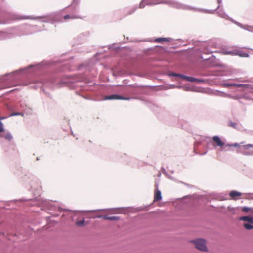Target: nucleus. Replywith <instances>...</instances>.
<instances>
[{"label": "nucleus", "mask_w": 253, "mask_h": 253, "mask_svg": "<svg viewBox=\"0 0 253 253\" xmlns=\"http://www.w3.org/2000/svg\"><path fill=\"white\" fill-rule=\"evenodd\" d=\"M190 242L193 243L195 247L200 251H207L208 250L206 245V241L204 239L198 238L196 240L190 241Z\"/></svg>", "instance_id": "1"}, {"label": "nucleus", "mask_w": 253, "mask_h": 253, "mask_svg": "<svg viewBox=\"0 0 253 253\" xmlns=\"http://www.w3.org/2000/svg\"><path fill=\"white\" fill-rule=\"evenodd\" d=\"M250 148H253V144H247L239 147L238 152L244 155H253V151L250 150Z\"/></svg>", "instance_id": "2"}, {"label": "nucleus", "mask_w": 253, "mask_h": 253, "mask_svg": "<svg viewBox=\"0 0 253 253\" xmlns=\"http://www.w3.org/2000/svg\"><path fill=\"white\" fill-rule=\"evenodd\" d=\"M130 97H124L121 95L118 94H112L110 95L105 96L104 98V100H130Z\"/></svg>", "instance_id": "3"}, {"label": "nucleus", "mask_w": 253, "mask_h": 253, "mask_svg": "<svg viewBox=\"0 0 253 253\" xmlns=\"http://www.w3.org/2000/svg\"><path fill=\"white\" fill-rule=\"evenodd\" d=\"M98 218H102L105 220H108L110 221H115L120 219L119 216H109L107 215H99L96 216Z\"/></svg>", "instance_id": "4"}, {"label": "nucleus", "mask_w": 253, "mask_h": 253, "mask_svg": "<svg viewBox=\"0 0 253 253\" xmlns=\"http://www.w3.org/2000/svg\"><path fill=\"white\" fill-rule=\"evenodd\" d=\"M184 80L190 82L204 83V80L202 79H197L191 76H187L184 77Z\"/></svg>", "instance_id": "5"}, {"label": "nucleus", "mask_w": 253, "mask_h": 253, "mask_svg": "<svg viewBox=\"0 0 253 253\" xmlns=\"http://www.w3.org/2000/svg\"><path fill=\"white\" fill-rule=\"evenodd\" d=\"M235 55L239 56L241 57H249V54L248 53L244 52L243 51L240 49H235Z\"/></svg>", "instance_id": "6"}, {"label": "nucleus", "mask_w": 253, "mask_h": 253, "mask_svg": "<svg viewBox=\"0 0 253 253\" xmlns=\"http://www.w3.org/2000/svg\"><path fill=\"white\" fill-rule=\"evenodd\" d=\"M213 140L216 143L217 146L222 147L224 144V143L221 141L218 136H213Z\"/></svg>", "instance_id": "7"}, {"label": "nucleus", "mask_w": 253, "mask_h": 253, "mask_svg": "<svg viewBox=\"0 0 253 253\" xmlns=\"http://www.w3.org/2000/svg\"><path fill=\"white\" fill-rule=\"evenodd\" d=\"M239 219L240 220L245 221H248L251 224H253V217L250 216H242L240 217Z\"/></svg>", "instance_id": "8"}, {"label": "nucleus", "mask_w": 253, "mask_h": 253, "mask_svg": "<svg viewBox=\"0 0 253 253\" xmlns=\"http://www.w3.org/2000/svg\"><path fill=\"white\" fill-rule=\"evenodd\" d=\"M216 95H217L218 96H222V97H227L231 98H232V99H237L238 98L237 96H231L230 94H226L225 93L221 92H220V91H217L216 92Z\"/></svg>", "instance_id": "9"}, {"label": "nucleus", "mask_w": 253, "mask_h": 253, "mask_svg": "<svg viewBox=\"0 0 253 253\" xmlns=\"http://www.w3.org/2000/svg\"><path fill=\"white\" fill-rule=\"evenodd\" d=\"M162 197L161 195V192L160 190L157 189L154 195V201H158L162 199Z\"/></svg>", "instance_id": "10"}, {"label": "nucleus", "mask_w": 253, "mask_h": 253, "mask_svg": "<svg viewBox=\"0 0 253 253\" xmlns=\"http://www.w3.org/2000/svg\"><path fill=\"white\" fill-rule=\"evenodd\" d=\"M171 38H157L154 40L156 42H170Z\"/></svg>", "instance_id": "11"}, {"label": "nucleus", "mask_w": 253, "mask_h": 253, "mask_svg": "<svg viewBox=\"0 0 253 253\" xmlns=\"http://www.w3.org/2000/svg\"><path fill=\"white\" fill-rule=\"evenodd\" d=\"M220 5H219L216 9L217 11V12H218L219 15L221 17L226 18L227 16V15L224 11H223V10L221 9L220 8Z\"/></svg>", "instance_id": "12"}, {"label": "nucleus", "mask_w": 253, "mask_h": 253, "mask_svg": "<svg viewBox=\"0 0 253 253\" xmlns=\"http://www.w3.org/2000/svg\"><path fill=\"white\" fill-rule=\"evenodd\" d=\"M64 18L65 20H67L69 19H76V18H82L81 17L77 15H74V14H72V15H69V14H67L66 15H65L64 16Z\"/></svg>", "instance_id": "13"}, {"label": "nucleus", "mask_w": 253, "mask_h": 253, "mask_svg": "<svg viewBox=\"0 0 253 253\" xmlns=\"http://www.w3.org/2000/svg\"><path fill=\"white\" fill-rule=\"evenodd\" d=\"M80 0H73L70 6L72 7L74 10H76L77 6L79 4Z\"/></svg>", "instance_id": "14"}, {"label": "nucleus", "mask_w": 253, "mask_h": 253, "mask_svg": "<svg viewBox=\"0 0 253 253\" xmlns=\"http://www.w3.org/2000/svg\"><path fill=\"white\" fill-rule=\"evenodd\" d=\"M230 196L232 198H235L236 196H240L241 193L236 191H232L230 192Z\"/></svg>", "instance_id": "15"}, {"label": "nucleus", "mask_w": 253, "mask_h": 253, "mask_svg": "<svg viewBox=\"0 0 253 253\" xmlns=\"http://www.w3.org/2000/svg\"><path fill=\"white\" fill-rule=\"evenodd\" d=\"M169 75L171 76H174V77H180V78L183 79L184 80V77H186L185 75H182L180 74H177V73H173V72L170 73L169 74Z\"/></svg>", "instance_id": "16"}, {"label": "nucleus", "mask_w": 253, "mask_h": 253, "mask_svg": "<svg viewBox=\"0 0 253 253\" xmlns=\"http://www.w3.org/2000/svg\"><path fill=\"white\" fill-rule=\"evenodd\" d=\"M243 226L247 230H251V229H253V225L252 224H251L250 223H244Z\"/></svg>", "instance_id": "17"}, {"label": "nucleus", "mask_w": 253, "mask_h": 253, "mask_svg": "<svg viewBox=\"0 0 253 253\" xmlns=\"http://www.w3.org/2000/svg\"><path fill=\"white\" fill-rule=\"evenodd\" d=\"M84 222L85 220L84 219H83V220L77 221L76 223V225H77L79 226H83L84 225Z\"/></svg>", "instance_id": "18"}, {"label": "nucleus", "mask_w": 253, "mask_h": 253, "mask_svg": "<svg viewBox=\"0 0 253 253\" xmlns=\"http://www.w3.org/2000/svg\"><path fill=\"white\" fill-rule=\"evenodd\" d=\"M5 138L9 141H11L13 139V136L10 133L8 132L5 135Z\"/></svg>", "instance_id": "19"}, {"label": "nucleus", "mask_w": 253, "mask_h": 253, "mask_svg": "<svg viewBox=\"0 0 253 253\" xmlns=\"http://www.w3.org/2000/svg\"><path fill=\"white\" fill-rule=\"evenodd\" d=\"M234 83H226L221 84V85L224 87L233 86Z\"/></svg>", "instance_id": "20"}, {"label": "nucleus", "mask_w": 253, "mask_h": 253, "mask_svg": "<svg viewBox=\"0 0 253 253\" xmlns=\"http://www.w3.org/2000/svg\"><path fill=\"white\" fill-rule=\"evenodd\" d=\"M146 5V0H142L139 4V8H143Z\"/></svg>", "instance_id": "21"}, {"label": "nucleus", "mask_w": 253, "mask_h": 253, "mask_svg": "<svg viewBox=\"0 0 253 253\" xmlns=\"http://www.w3.org/2000/svg\"><path fill=\"white\" fill-rule=\"evenodd\" d=\"M4 117L0 118V132H2L4 131L3 125L2 122H1V120L4 119Z\"/></svg>", "instance_id": "22"}, {"label": "nucleus", "mask_w": 253, "mask_h": 253, "mask_svg": "<svg viewBox=\"0 0 253 253\" xmlns=\"http://www.w3.org/2000/svg\"><path fill=\"white\" fill-rule=\"evenodd\" d=\"M229 126L234 128H237V124L235 122H230L229 123Z\"/></svg>", "instance_id": "23"}, {"label": "nucleus", "mask_w": 253, "mask_h": 253, "mask_svg": "<svg viewBox=\"0 0 253 253\" xmlns=\"http://www.w3.org/2000/svg\"><path fill=\"white\" fill-rule=\"evenodd\" d=\"M251 210H252V209H251V208H249V207H244L242 208V211L246 212H248Z\"/></svg>", "instance_id": "24"}, {"label": "nucleus", "mask_w": 253, "mask_h": 253, "mask_svg": "<svg viewBox=\"0 0 253 253\" xmlns=\"http://www.w3.org/2000/svg\"><path fill=\"white\" fill-rule=\"evenodd\" d=\"M18 115H22L23 116V114L21 112H16V113H14L11 114L9 116L12 117V116H18Z\"/></svg>", "instance_id": "25"}, {"label": "nucleus", "mask_w": 253, "mask_h": 253, "mask_svg": "<svg viewBox=\"0 0 253 253\" xmlns=\"http://www.w3.org/2000/svg\"><path fill=\"white\" fill-rule=\"evenodd\" d=\"M228 145H229V146H233L235 147H238V149L239 148L240 146H242L240 144L237 143H234V144H228Z\"/></svg>", "instance_id": "26"}, {"label": "nucleus", "mask_w": 253, "mask_h": 253, "mask_svg": "<svg viewBox=\"0 0 253 253\" xmlns=\"http://www.w3.org/2000/svg\"><path fill=\"white\" fill-rule=\"evenodd\" d=\"M245 84H235L234 83L233 86L235 87H242L244 86Z\"/></svg>", "instance_id": "27"}, {"label": "nucleus", "mask_w": 253, "mask_h": 253, "mask_svg": "<svg viewBox=\"0 0 253 253\" xmlns=\"http://www.w3.org/2000/svg\"><path fill=\"white\" fill-rule=\"evenodd\" d=\"M20 19H35L34 17H32L31 16H23V17H22L20 18Z\"/></svg>", "instance_id": "28"}, {"label": "nucleus", "mask_w": 253, "mask_h": 253, "mask_svg": "<svg viewBox=\"0 0 253 253\" xmlns=\"http://www.w3.org/2000/svg\"><path fill=\"white\" fill-rule=\"evenodd\" d=\"M235 49L232 50V51H229L227 52V54L229 55H235Z\"/></svg>", "instance_id": "29"}, {"label": "nucleus", "mask_w": 253, "mask_h": 253, "mask_svg": "<svg viewBox=\"0 0 253 253\" xmlns=\"http://www.w3.org/2000/svg\"><path fill=\"white\" fill-rule=\"evenodd\" d=\"M136 8H133L132 10H131L130 11L128 12V13H127V15L131 14L136 10Z\"/></svg>", "instance_id": "30"}, {"label": "nucleus", "mask_w": 253, "mask_h": 253, "mask_svg": "<svg viewBox=\"0 0 253 253\" xmlns=\"http://www.w3.org/2000/svg\"><path fill=\"white\" fill-rule=\"evenodd\" d=\"M215 11V10H214V11H212V10H208V11H207V12H208V13H212V14H213V13H214V11Z\"/></svg>", "instance_id": "31"}, {"label": "nucleus", "mask_w": 253, "mask_h": 253, "mask_svg": "<svg viewBox=\"0 0 253 253\" xmlns=\"http://www.w3.org/2000/svg\"><path fill=\"white\" fill-rule=\"evenodd\" d=\"M222 2V0H217V3L219 4H220Z\"/></svg>", "instance_id": "32"}, {"label": "nucleus", "mask_w": 253, "mask_h": 253, "mask_svg": "<svg viewBox=\"0 0 253 253\" xmlns=\"http://www.w3.org/2000/svg\"><path fill=\"white\" fill-rule=\"evenodd\" d=\"M18 72V71H15V72H13V73H16V72Z\"/></svg>", "instance_id": "33"}, {"label": "nucleus", "mask_w": 253, "mask_h": 253, "mask_svg": "<svg viewBox=\"0 0 253 253\" xmlns=\"http://www.w3.org/2000/svg\"><path fill=\"white\" fill-rule=\"evenodd\" d=\"M252 213L253 214V209L252 210Z\"/></svg>", "instance_id": "34"}, {"label": "nucleus", "mask_w": 253, "mask_h": 253, "mask_svg": "<svg viewBox=\"0 0 253 253\" xmlns=\"http://www.w3.org/2000/svg\"><path fill=\"white\" fill-rule=\"evenodd\" d=\"M1 89V88L0 87V89Z\"/></svg>", "instance_id": "35"}]
</instances>
